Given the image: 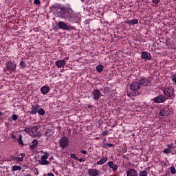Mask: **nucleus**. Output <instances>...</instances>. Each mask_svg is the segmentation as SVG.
I'll use <instances>...</instances> for the list:
<instances>
[{
    "label": "nucleus",
    "instance_id": "49",
    "mask_svg": "<svg viewBox=\"0 0 176 176\" xmlns=\"http://www.w3.org/2000/svg\"><path fill=\"white\" fill-rule=\"evenodd\" d=\"M104 141H107V140H106V139H104Z\"/></svg>",
    "mask_w": 176,
    "mask_h": 176
},
{
    "label": "nucleus",
    "instance_id": "45",
    "mask_svg": "<svg viewBox=\"0 0 176 176\" xmlns=\"http://www.w3.org/2000/svg\"><path fill=\"white\" fill-rule=\"evenodd\" d=\"M48 176H54V174H53V173H49V174H48Z\"/></svg>",
    "mask_w": 176,
    "mask_h": 176
},
{
    "label": "nucleus",
    "instance_id": "35",
    "mask_svg": "<svg viewBox=\"0 0 176 176\" xmlns=\"http://www.w3.org/2000/svg\"><path fill=\"white\" fill-rule=\"evenodd\" d=\"M12 120L16 121L17 119H19V116H17V114H13L12 116Z\"/></svg>",
    "mask_w": 176,
    "mask_h": 176
},
{
    "label": "nucleus",
    "instance_id": "44",
    "mask_svg": "<svg viewBox=\"0 0 176 176\" xmlns=\"http://www.w3.org/2000/svg\"><path fill=\"white\" fill-rule=\"evenodd\" d=\"M87 108H88L89 109H91V108H93V105H91V104H87Z\"/></svg>",
    "mask_w": 176,
    "mask_h": 176
},
{
    "label": "nucleus",
    "instance_id": "33",
    "mask_svg": "<svg viewBox=\"0 0 176 176\" xmlns=\"http://www.w3.org/2000/svg\"><path fill=\"white\" fill-rule=\"evenodd\" d=\"M104 148H107V146H109V148H111V146H113V144H110V143H103V146Z\"/></svg>",
    "mask_w": 176,
    "mask_h": 176
},
{
    "label": "nucleus",
    "instance_id": "29",
    "mask_svg": "<svg viewBox=\"0 0 176 176\" xmlns=\"http://www.w3.org/2000/svg\"><path fill=\"white\" fill-rule=\"evenodd\" d=\"M19 65L22 69L27 68V64H25V62H24V60H21L19 63Z\"/></svg>",
    "mask_w": 176,
    "mask_h": 176
},
{
    "label": "nucleus",
    "instance_id": "30",
    "mask_svg": "<svg viewBox=\"0 0 176 176\" xmlns=\"http://www.w3.org/2000/svg\"><path fill=\"white\" fill-rule=\"evenodd\" d=\"M166 146L168 148V149H174V148H175V145H174V143H171V144H166Z\"/></svg>",
    "mask_w": 176,
    "mask_h": 176
},
{
    "label": "nucleus",
    "instance_id": "18",
    "mask_svg": "<svg viewBox=\"0 0 176 176\" xmlns=\"http://www.w3.org/2000/svg\"><path fill=\"white\" fill-rule=\"evenodd\" d=\"M37 147H38V140H34L30 144V149H31V151H34L36 149Z\"/></svg>",
    "mask_w": 176,
    "mask_h": 176
},
{
    "label": "nucleus",
    "instance_id": "37",
    "mask_svg": "<svg viewBox=\"0 0 176 176\" xmlns=\"http://www.w3.org/2000/svg\"><path fill=\"white\" fill-rule=\"evenodd\" d=\"M70 157H72V159H74V160H79V158L76 157V154H71Z\"/></svg>",
    "mask_w": 176,
    "mask_h": 176
},
{
    "label": "nucleus",
    "instance_id": "14",
    "mask_svg": "<svg viewBox=\"0 0 176 176\" xmlns=\"http://www.w3.org/2000/svg\"><path fill=\"white\" fill-rule=\"evenodd\" d=\"M67 64V62L64 59L58 60L55 62V65L57 68H64Z\"/></svg>",
    "mask_w": 176,
    "mask_h": 176
},
{
    "label": "nucleus",
    "instance_id": "38",
    "mask_svg": "<svg viewBox=\"0 0 176 176\" xmlns=\"http://www.w3.org/2000/svg\"><path fill=\"white\" fill-rule=\"evenodd\" d=\"M33 3L34 5H41V0H34Z\"/></svg>",
    "mask_w": 176,
    "mask_h": 176
},
{
    "label": "nucleus",
    "instance_id": "20",
    "mask_svg": "<svg viewBox=\"0 0 176 176\" xmlns=\"http://www.w3.org/2000/svg\"><path fill=\"white\" fill-rule=\"evenodd\" d=\"M108 162V157H104L103 158H101L100 161H98L96 162L97 166H101Z\"/></svg>",
    "mask_w": 176,
    "mask_h": 176
},
{
    "label": "nucleus",
    "instance_id": "10",
    "mask_svg": "<svg viewBox=\"0 0 176 176\" xmlns=\"http://www.w3.org/2000/svg\"><path fill=\"white\" fill-rule=\"evenodd\" d=\"M23 131L28 134H34V133H36V131H38V126H32L28 128H25Z\"/></svg>",
    "mask_w": 176,
    "mask_h": 176
},
{
    "label": "nucleus",
    "instance_id": "47",
    "mask_svg": "<svg viewBox=\"0 0 176 176\" xmlns=\"http://www.w3.org/2000/svg\"><path fill=\"white\" fill-rule=\"evenodd\" d=\"M12 138H15L14 135H12Z\"/></svg>",
    "mask_w": 176,
    "mask_h": 176
},
{
    "label": "nucleus",
    "instance_id": "11",
    "mask_svg": "<svg viewBox=\"0 0 176 176\" xmlns=\"http://www.w3.org/2000/svg\"><path fill=\"white\" fill-rule=\"evenodd\" d=\"M39 104H32L31 107V111H28V113H30V115H36L38 113V111L39 109Z\"/></svg>",
    "mask_w": 176,
    "mask_h": 176
},
{
    "label": "nucleus",
    "instance_id": "21",
    "mask_svg": "<svg viewBox=\"0 0 176 176\" xmlns=\"http://www.w3.org/2000/svg\"><path fill=\"white\" fill-rule=\"evenodd\" d=\"M126 23L129 25H131V24H133V25H135V24H138V19L128 20L126 21Z\"/></svg>",
    "mask_w": 176,
    "mask_h": 176
},
{
    "label": "nucleus",
    "instance_id": "43",
    "mask_svg": "<svg viewBox=\"0 0 176 176\" xmlns=\"http://www.w3.org/2000/svg\"><path fill=\"white\" fill-rule=\"evenodd\" d=\"M77 160L78 162H80V163H82V162H85L86 160H85V158H80V159L78 158V160Z\"/></svg>",
    "mask_w": 176,
    "mask_h": 176
},
{
    "label": "nucleus",
    "instance_id": "40",
    "mask_svg": "<svg viewBox=\"0 0 176 176\" xmlns=\"http://www.w3.org/2000/svg\"><path fill=\"white\" fill-rule=\"evenodd\" d=\"M102 135H103L104 137H105V135H108V131H104L102 133Z\"/></svg>",
    "mask_w": 176,
    "mask_h": 176
},
{
    "label": "nucleus",
    "instance_id": "31",
    "mask_svg": "<svg viewBox=\"0 0 176 176\" xmlns=\"http://www.w3.org/2000/svg\"><path fill=\"white\" fill-rule=\"evenodd\" d=\"M128 96L129 97H134V96H140V93L138 91H135V92H133V94L132 93L131 95L130 94H129Z\"/></svg>",
    "mask_w": 176,
    "mask_h": 176
},
{
    "label": "nucleus",
    "instance_id": "26",
    "mask_svg": "<svg viewBox=\"0 0 176 176\" xmlns=\"http://www.w3.org/2000/svg\"><path fill=\"white\" fill-rule=\"evenodd\" d=\"M18 141V144H19V145H21L22 146H24V142H23V135H20L19 138L17 139Z\"/></svg>",
    "mask_w": 176,
    "mask_h": 176
},
{
    "label": "nucleus",
    "instance_id": "12",
    "mask_svg": "<svg viewBox=\"0 0 176 176\" xmlns=\"http://www.w3.org/2000/svg\"><path fill=\"white\" fill-rule=\"evenodd\" d=\"M87 173L89 176H99L100 170L97 168H89L87 170Z\"/></svg>",
    "mask_w": 176,
    "mask_h": 176
},
{
    "label": "nucleus",
    "instance_id": "3",
    "mask_svg": "<svg viewBox=\"0 0 176 176\" xmlns=\"http://www.w3.org/2000/svg\"><path fill=\"white\" fill-rule=\"evenodd\" d=\"M47 159H49V153H44V155H42L41 157L40 164L42 166H48V164H50Z\"/></svg>",
    "mask_w": 176,
    "mask_h": 176
},
{
    "label": "nucleus",
    "instance_id": "34",
    "mask_svg": "<svg viewBox=\"0 0 176 176\" xmlns=\"http://www.w3.org/2000/svg\"><path fill=\"white\" fill-rule=\"evenodd\" d=\"M170 173H171L172 174H175V173H176L175 167H174V166H170Z\"/></svg>",
    "mask_w": 176,
    "mask_h": 176
},
{
    "label": "nucleus",
    "instance_id": "6",
    "mask_svg": "<svg viewBox=\"0 0 176 176\" xmlns=\"http://www.w3.org/2000/svg\"><path fill=\"white\" fill-rule=\"evenodd\" d=\"M91 96L93 97V100L95 101H98L101 96H102V94H101V91H100V89H96L92 91Z\"/></svg>",
    "mask_w": 176,
    "mask_h": 176
},
{
    "label": "nucleus",
    "instance_id": "42",
    "mask_svg": "<svg viewBox=\"0 0 176 176\" xmlns=\"http://www.w3.org/2000/svg\"><path fill=\"white\" fill-rule=\"evenodd\" d=\"M80 152V153H82L83 155H87V151H85V150H81Z\"/></svg>",
    "mask_w": 176,
    "mask_h": 176
},
{
    "label": "nucleus",
    "instance_id": "41",
    "mask_svg": "<svg viewBox=\"0 0 176 176\" xmlns=\"http://www.w3.org/2000/svg\"><path fill=\"white\" fill-rule=\"evenodd\" d=\"M153 3H155L156 5H157V3H159V2H160V0H152Z\"/></svg>",
    "mask_w": 176,
    "mask_h": 176
},
{
    "label": "nucleus",
    "instance_id": "22",
    "mask_svg": "<svg viewBox=\"0 0 176 176\" xmlns=\"http://www.w3.org/2000/svg\"><path fill=\"white\" fill-rule=\"evenodd\" d=\"M102 93H103L104 94H109L111 89H109V87H105L103 89H100Z\"/></svg>",
    "mask_w": 176,
    "mask_h": 176
},
{
    "label": "nucleus",
    "instance_id": "9",
    "mask_svg": "<svg viewBox=\"0 0 176 176\" xmlns=\"http://www.w3.org/2000/svg\"><path fill=\"white\" fill-rule=\"evenodd\" d=\"M69 140L68 139V138L66 137H62L60 139V148H67V146H68V142H69Z\"/></svg>",
    "mask_w": 176,
    "mask_h": 176
},
{
    "label": "nucleus",
    "instance_id": "1",
    "mask_svg": "<svg viewBox=\"0 0 176 176\" xmlns=\"http://www.w3.org/2000/svg\"><path fill=\"white\" fill-rule=\"evenodd\" d=\"M50 10L56 13L58 17L64 19L69 23H78L80 20L79 14L75 12L70 7H67L60 3L52 4L50 7Z\"/></svg>",
    "mask_w": 176,
    "mask_h": 176
},
{
    "label": "nucleus",
    "instance_id": "7",
    "mask_svg": "<svg viewBox=\"0 0 176 176\" xmlns=\"http://www.w3.org/2000/svg\"><path fill=\"white\" fill-rule=\"evenodd\" d=\"M141 58L144 61H151L152 60V55L148 52H141Z\"/></svg>",
    "mask_w": 176,
    "mask_h": 176
},
{
    "label": "nucleus",
    "instance_id": "4",
    "mask_svg": "<svg viewBox=\"0 0 176 176\" xmlns=\"http://www.w3.org/2000/svg\"><path fill=\"white\" fill-rule=\"evenodd\" d=\"M58 28L60 30H66L67 31H69V30H73L74 27L70 26L65 23V22L61 21L57 24Z\"/></svg>",
    "mask_w": 176,
    "mask_h": 176
},
{
    "label": "nucleus",
    "instance_id": "27",
    "mask_svg": "<svg viewBox=\"0 0 176 176\" xmlns=\"http://www.w3.org/2000/svg\"><path fill=\"white\" fill-rule=\"evenodd\" d=\"M104 70V66L102 65H98L96 67V71L97 72L101 73L102 71Z\"/></svg>",
    "mask_w": 176,
    "mask_h": 176
},
{
    "label": "nucleus",
    "instance_id": "5",
    "mask_svg": "<svg viewBox=\"0 0 176 176\" xmlns=\"http://www.w3.org/2000/svg\"><path fill=\"white\" fill-rule=\"evenodd\" d=\"M167 99L163 95H159L157 97L152 99V101L155 102V104H163V102H166Z\"/></svg>",
    "mask_w": 176,
    "mask_h": 176
},
{
    "label": "nucleus",
    "instance_id": "36",
    "mask_svg": "<svg viewBox=\"0 0 176 176\" xmlns=\"http://www.w3.org/2000/svg\"><path fill=\"white\" fill-rule=\"evenodd\" d=\"M171 79H172L173 82H174L175 85H176V74H173L171 76Z\"/></svg>",
    "mask_w": 176,
    "mask_h": 176
},
{
    "label": "nucleus",
    "instance_id": "16",
    "mask_svg": "<svg viewBox=\"0 0 176 176\" xmlns=\"http://www.w3.org/2000/svg\"><path fill=\"white\" fill-rule=\"evenodd\" d=\"M126 171V176H138V172L135 169L131 168Z\"/></svg>",
    "mask_w": 176,
    "mask_h": 176
},
{
    "label": "nucleus",
    "instance_id": "13",
    "mask_svg": "<svg viewBox=\"0 0 176 176\" xmlns=\"http://www.w3.org/2000/svg\"><path fill=\"white\" fill-rule=\"evenodd\" d=\"M16 63L12 62H8L6 64L7 71H12V72L16 71Z\"/></svg>",
    "mask_w": 176,
    "mask_h": 176
},
{
    "label": "nucleus",
    "instance_id": "48",
    "mask_svg": "<svg viewBox=\"0 0 176 176\" xmlns=\"http://www.w3.org/2000/svg\"><path fill=\"white\" fill-rule=\"evenodd\" d=\"M96 140H98V138H96Z\"/></svg>",
    "mask_w": 176,
    "mask_h": 176
},
{
    "label": "nucleus",
    "instance_id": "8",
    "mask_svg": "<svg viewBox=\"0 0 176 176\" xmlns=\"http://www.w3.org/2000/svg\"><path fill=\"white\" fill-rule=\"evenodd\" d=\"M139 84L140 85V87L142 86H152V82L149 81V80L146 79V78H142L140 80H139Z\"/></svg>",
    "mask_w": 176,
    "mask_h": 176
},
{
    "label": "nucleus",
    "instance_id": "23",
    "mask_svg": "<svg viewBox=\"0 0 176 176\" xmlns=\"http://www.w3.org/2000/svg\"><path fill=\"white\" fill-rule=\"evenodd\" d=\"M19 156L21 157H16V162H23V160H24V157H25V153H21Z\"/></svg>",
    "mask_w": 176,
    "mask_h": 176
},
{
    "label": "nucleus",
    "instance_id": "28",
    "mask_svg": "<svg viewBox=\"0 0 176 176\" xmlns=\"http://www.w3.org/2000/svg\"><path fill=\"white\" fill-rule=\"evenodd\" d=\"M12 171H21V166H13Z\"/></svg>",
    "mask_w": 176,
    "mask_h": 176
},
{
    "label": "nucleus",
    "instance_id": "2",
    "mask_svg": "<svg viewBox=\"0 0 176 176\" xmlns=\"http://www.w3.org/2000/svg\"><path fill=\"white\" fill-rule=\"evenodd\" d=\"M163 93L168 100H174L175 98V93L173 87H166Z\"/></svg>",
    "mask_w": 176,
    "mask_h": 176
},
{
    "label": "nucleus",
    "instance_id": "39",
    "mask_svg": "<svg viewBox=\"0 0 176 176\" xmlns=\"http://www.w3.org/2000/svg\"><path fill=\"white\" fill-rule=\"evenodd\" d=\"M10 159H12V160H14V162H17V157L13 156V155H10Z\"/></svg>",
    "mask_w": 176,
    "mask_h": 176
},
{
    "label": "nucleus",
    "instance_id": "46",
    "mask_svg": "<svg viewBox=\"0 0 176 176\" xmlns=\"http://www.w3.org/2000/svg\"><path fill=\"white\" fill-rule=\"evenodd\" d=\"M2 115H3V113H2V111H0V116H2Z\"/></svg>",
    "mask_w": 176,
    "mask_h": 176
},
{
    "label": "nucleus",
    "instance_id": "19",
    "mask_svg": "<svg viewBox=\"0 0 176 176\" xmlns=\"http://www.w3.org/2000/svg\"><path fill=\"white\" fill-rule=\"evenodd\" d=\"M107 164L110 168H112L113 171H116L118 170V165L113 163V162L110 161L107 162Z\"/></svg>",
    "mask_w": 176,
    "mask_h": 176
},
{
    "label": "nucleus",
    "instance_id": "15",
    "mask_svg": "<svg viewBox=\"0 0 176 176\" xmlns=\"http://www.w3.org/2000/svg\"><path fill=\"white\" fill-rule=\"evenodd\" d=\"M140 89H141V85L139 82H134L131 85V90L133 91H137V90H140Z\"/></svg>",
    "mask_w": 176,
    "mask_h": 176
},
{
    "label": "nucleus",
    "instance_id": "24",
    "mask_svg": "<svg viewBox=\"0 0 176 176\" xmlns=\"http://www.w3.org/2000/svg\"><path fill=\"white\" fill-rule=\"evenodd\" d=\"M160 116H167L168 115V111L164 109H162L159 113Z\"/></svg>",
    "mask_w": 176,
    "mask_h": 176
},
{
    "label": "nucleus",
    "instance_id": "25",
    "mask_svg": "<svg viewBox=\"0 0 176 176\" xmlns=\"http://www.w3.org/2000/svg\"><path fill=\"white\" fill-rule=\"evenodd\" d=\"M37 113L40 115V116H43L46 112L45 111V109L43 108H41V107L38 108V111H37Z\"/></svg>",
    "mask_w": 176,
    "mask_h": 176
},
{
    "label": "nucleus",
    "instance_id": "17",
    "mask_svg": "<svg viewBox=\"0 0 176 176\" xmlns=\"http://www.w3.org/2000/svg\"><path fill=\"white\" fill-rule=\"evenodd\" d=\"M41 91L42 94L45 96V94H47V93L50 91V87L49 86H43L41 88Z\"/></svg>",
    "mask_w": 176,
    "mask_h": 176
},
{
    "label": "nucleus",
    "instance_id": "32",
    "mask_svg": "<svg viewBox=\"0 0 176 176\" xmlns=\"http://www.w3.org/2000/svg\"><path fill=\"white\" fill-rule=\"evenodd\" d=\"M163 153H165L166 155H168V153H171V149L170 148H165L164 150H163Z\"/></svg>",
    "mask_w": 176,
    "mask_h": 176
}]
</instances>
